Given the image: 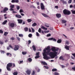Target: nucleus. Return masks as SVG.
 I'll list each match as a JSON object with an SVG mask.
<instances>
[{
	"label": "nucleus",
	"instance_id": "obj_1",
	"mask_svg": "<svg viewBox=\"0 0 75 75\" xmlns=\"http://www.w3.org/2000/svg\"><path fill=\"white\" fill-rule=\"evenodd\" d=\"M50 46H48L47 47V48L43 50V52L42 54L43 56V58L45 59H49L50 58V57H48L47 55H50V57H52V58H54L55 57H57L58 52L56 51H58L59 48H55V47H53L51 48V50L53 52H50L51 51V49H50Z\"/></svg>",
	"mask_w": 75,
	"mask_h": 75
},
{
	"label": "nucleus",
	"instance_id": "obj_2",
	"mask_svg": "<svg viewBox=\"0 0 75 75\" xmlns=\"http://www.w3.org/2000/svg\"><path fill=\"white\" fill-rule=\"evenodd\" d=\"M13 66V64L12 63H9L7 65L6 69L8 71H11V69L10 68L12 67Z\"/></svg>",
	"mask_w": 75,
	"mask_h": 75
},
{
	"label": "nucleus",
	"instance_id": "obj_3",
	"mask_svg": "<svg viewBox=\"0 0 75 75\" xmlns=\"http://www.w3.org/2000/svg\"><path fill=\"white\" fill-rule=\"evenodd\" d=\"M14 51H17L18 50V49L20 48V46L18 45H14Z\"/></svg>",
	"mask_w": 75,
	"mask_h": 75
},
{
	"label": "nucleus",
	"instance_id": "obj_4",
	"mask_svg": "<svg viewBox=\"0 0 75 75\" xmlns=\"http://www.w3.org/2000/svg\"><path fill=\"white\" fill-rule=\"evenodd\" d=\"M8 25L11 27H12V28H13L15 26V24L13 23H8Z\"/></svg>",
	"mask_w": 75,
	"mask_h": 75
},
{
	"label": "nucleus",
	"instance_id": "obj_5",
	"mask_svg": "<svg viewBox=\"0 0 75 75\" xmlns=\"http://www.w3.org/2000/svg\"><path fill=\"white\" fill-rule=\"evenodd\" d=\"M10 8L9 9L10 11H14L13 8L14 7V5H12L10 6Z\"/></svg>",
	"mask_w": 75,
	"mask_h": 75
},
{
	"label": "nucleus",
	"instance_id": "obj_6",
	"mask_svg": "<svg viewBox=\"0 0 75 75\" xmlns=\"http://www.w3.org/2000/svg\"><path fill=\"white\" fill-rule=\"evenodd\" d=\"M41 8L42 10H45V6L44 5V4L42 3H41L40 4Z\"/></svg>",
	"mask_w": 75,
	"mask_h": 75
},
{
	"label": "nucleus",
	"instance_id": "obj_7",
	"mask_svg": "<svg viewBox=\"0 0 75 75\" xmlns=\"http://www.w3.org/2000/svg\"><path fill=\"white\" fill-rule=\"evenodd\" d=\"M31 71L30 70H27L26 71V73L27 75H30Z\"/></svg>",
	"mask_w": 75,
	"mask_h": 75
},
{
	"label": "nucleus",
	"instance_id": "obj_8",
	"mask_svg": "<svg viewBox=\"0 0 75 75\" xmlns=\"http://www.w3.org/2000/svg\"><path fill=\"white\" fill-rule=\"evenodd\" d=\"M56 16L57 18H60L61 17V15L60 13H57L56 14Z\"/></svg>",
	"mask_w": 75,
	"mask_h": 75
},
{
	"label": "nucleus",
	"instance_id": "obj_9",
	"mask_svg": "<svg viewBox=\"0 0 75 75\" xmlns=\"http://www.w3.org/2000/svg\"><path fill=\"white\" fill-rule=\"evenodd\" d=\"M17 21L19 24H22V23H23V20L22 19H18Z\"/></svg>",
	"mask_w": 75,
	"mask_h": 75
},
{
	"label": "nucleus",
	"instance_id": "obj_10",
	"mask_svg": "<svg viewBox=\"0 0 75 75\" xmlns=\"http://www.w3.org/2000/svg\"><path fill=\"white\" fill-rule=\"evenodd\" d=\"M8 8L6 7L4 8V10L3 12L4 13H6V11H8Z\"/></svg>",
	"mask_w": 75,
	"mask_h": 75
},
{
	"label": "nucleus",
	"instance_id": "obj_11",
	"mask_svg": "<svg viewBox=\"0 0 75 75\" xmlns=\"http://www.w3.org/2000/svg\"><path fill=\"white\" fill-rule=\"evenodd\" d=\"M67 9H65L63 11V13L65 15H67Z\"/></svg>",
	"mask_w": 75,
	"mask_h": 75
},
{
	"label": "nucleus",
	"instance_id": "obj_12",
	"mask_svg": "<svg viewBox=\"0 0 75 75\" xmlns=\"http://www.w3.org/2000/svg\"><path fill=\"white\" fill-rule=\"evenodd\" d=\"M70 47L69 46L66 45L64 47L65 49H66L67 50H69V48Z\"/></svg>",
	"mask_w": 75,
	"mask_h": 75
},
{
	"label": "nucleus",
	"instance_id": "obj_13",
	"mask_svg": "<svg viewBox=\"0 0 75 75\" xmlns=\"http://www.w3.org/2000/svg\"><path fill=\"white\" fill-rule=\"evenodd\" d=\"M41 64H43L44 65H48L47 63L44 62H41Z\"/></svg>",
	"mask_w": 75,
	"mask_h": 75
},
{
	"label": "nucleus",
	"instance_id": "obj_14",
	"mask_svg": "<svg viewBox=\"0 0 75 75\" xmlns=\"http://www.w3.org/2000/svg\"><path fill=\"white\" fill-rule=\"evenodd\" d=\"M70 14H71V11H69L68 10H67L66 15H70Z\"/></svg>",
	"mask_w": 75,
	"mask_h": 75
},
{
	"label": "nucleus",
	"instance_id": "obj_15",
	"mask_svg": "<svg viewBox=\"0 0 75 75\" xmlns=\"http://www.w3.org/2000/svg\"><path fill=\"white\" fill-rule=\"evenodd\" d=\"M16 17H18V18H20L22 17V16H21V15H16Z\"/></svg>",
	"mask_w": 75,
	"mask_h": 75
},
{
	"label": "nucleus",
	"instance_id": "obj_16",
	"mask_svg": "<svg viewBox=\"0 0 75 75\" xmlns=\"http://www.w3.org/2000/svg\"><path fill=\"white\" fill-rule=\"evenodd\" d=\"M41 28H42V29H43V30H48L47 28H45V27H44V26H42L41 27Z\"/></svg>",
	"mask_w": 75,
	"mask_h": 75
},
{
	"label": "nucleus",
	"instance_id": "obj_17",
	"mask_svg": "<svg viewBox=\"0 0 75 75\" xmlns=\"http://www.w3.org/2000/svg\"><path fill=\"white\" fill-rule=\"evenodd\" d=\"M62 2L63 4H67V1H64V0H62Z\"/></svg>",
	"mask_w": 75,
	"mask_h": 75
},
{
	"label": "nucleus",
	"instance_id": "obj_18",
	"mask_svg": "<svg viewBox=\"0 0 75 75\" xmlns=\"http://www.w3.org/2000/svg\"><path fill=\"white\" fill-rule=\"evenodd\" d=\"M62 24H64L65 23H67V21H66V20H62Z\"/></svg>",
	"mask_w": 75,
	"mask_h": 75
},
{
	"label": "nucleus",
	"instance_id": "obj_19",
	"mask_svg": "<svg viewBox=\"0 0 75 75\" xmlns=\"http://www.w3.org/2000/svg\"><path fill=\"white\" fill-rule=\"evenodd\" d=\"M42 16H43L45 17H49V16H47V15L44 13H42Z\"/></svg>",
	"mask_w": 75,
	"mask_h": 75
},
{
	"label": "nucleus",
	"instance_id": "obj_20",
	"mask_svg": "<svg viewBox=\"0 0 75 75\" xmlns=\"http://www.w3.org/2000/svg\"><path fill=\"white\" fill-rule=\"evenodd\" d=\"M7 23V20H6L5 21H4L3 23H2V24L3 25H5L6 23Z\"/></svg>",
	"mask_w": 75,
	"mask_h": 75
},
{
	"label": "nucleus",
	"instance_id": "obj_21",
	"mask_svg": "<svg viewBox=\"0 0 75 75\" xmlns=\"http://www.w3.org/2000/svg\"><path fill=\"white\" fill-rule=\"evenodd\" d=\"M59 59H62V61H64V58L62 57V56H60L59 57Z\"/></svg>",
	"mask_w": 75,
	"mask_h": 75
},
{
	"label": "nucleus",
	"instance_id": "obj_22",
	"mask_svg": "<svg viewBox=\"0 0 75 75\" xmlns=\"http://www.w3.org/2000/svg\"><path fill=\"white\" fill-rule=\"evenodd\" d=\"M32 48L33 51H36V48H35V46L34 45H33L32 46Z\"/></svg>",
	"mask_w": 75,
	"mask_h": 75
},
{
	"label": "nucleus",
	"instance_id": "obj_23",
	"mask_svg": "<svg viewBox=\"0 0 75 75\" xmlns=\"http://www.w3.org/2000/svg\"><path fill=\"white\" fill-rule=\"evenodd\" d=\"M8 32H5L4 35L5 36V37H6L7 36V35H8Z\"/></svg>",
	"mask_w": 75,
	"mask_h": 75
},
{
	"label": "nucleus",
	"instance_id": "obj_24",
	"mask_svg": "<svg viewBox=\"0 0 75 75\" xmlns=\"http://www.w3.org/2000/svg\"><path fill=\"white\" fill-rule=\"evenodd\" d=\"M13 75H18V72L17 71H15L13 73Z\"/></svg>",
	"mask_w": 75,
	"mask_h": 75
},
{
	"label": "nucleus",
	"instance_id": "obj_25",
	"mask_svg": "<svg viewBox=\"0 0 75 75\" xmlns=\"http://www.w3.org/2000/svg\"><path fill=\"white\" fill-rule=\"evenodd\" d=\"M6 55L8 56V55H9V56L10 57H11V54H10V53H7L6 54Z\"/></svg>",
	"mask_w": 75,
	"mask_h": 75
},
{
	"label": "nucleus",
	"instance_id": "obj_26",
	"mask_svg": "<svg viewBox=\"0 0 75 75\" xmlns=\"http://www.w3.org/2000/svg\"><path fill=\"white\" fill-rule=\"evenodd\" d=\"M62 42V40L61 39H59L57 41V43H61Z\"/></svg>",
	"mask_w": 75,
	"mask_h": 75
},
{
	"label": "nucleus",
	"instance_id": "obj_27",
	"mask_svg": "<svg viewBox=\"0 0 75 75\" xmlns=\"http://www.w3.org/2000/svg\"><path fill=\"white\" fill-rule=\"evenodd\" d=\"M37 25V23H34L32 25V27H35Z\"/></svg>",
	"mask_w": 75,
	"mask_h": 75
},
{
	"label": "nucleus",
	"instance_id": "obj_28",
	"mask_svg": "<svg viewBox=\"0 0 75 75\" xmlns=\"http://www.w3.org/2000/svg\"><path fill=\"white\" fill-rule=\"evenodd\" d=\"M57 69H52V72H55V71H57Z\"/></svg>",
	"mask_w": 75,
	"mask_h": 75
},
{
	"label": "nucleus",
	"instance_id": "obj_29",
	"mask_svg": "<svg viewBox=\"0 0 75 75\" xmlns=\"http://www.w3.org/2000/svg\"><path fill=\"white\" fill-rule=\"evenodd\" d=\"M71 11L72 12V14H75V10L74 11L73 10H71Z\"/></svg>",
	"mask_w": 75,
	"mask_h": 75
},
{
	"label": "nucleus",
	"instance_id": "obj_30",
	"mask_svg": "<svg viewBox=\"0 0 75 75\" xmlns=\"http://www.w3.org/2000/svg\"><path fill=\"white\" fill-rule=\"evenodd\" d=\"M28 23H31V22L32 21V20L31 19H28L27 20Z\"/></svg>",
	"mask_w": 75,
	"mask_h": 75
},
{
	"label": "nucleus",
	"instance_id": "obj_31",
	"mask_svg": "<svg viewBox=\"0 0 75 75\" xmlns=\"http://www.w3.org/2000/svg\"><path fill=\"white\" fill-rule=\"evenodd\" d=\"M22 53L23 55H25L27 54V52H22Z\"/></svg>",
	"mask_w": 75,
	"mask_h": 75
},
{
	"label": "nucleus",
	"instance_id": "obj_32",
	"mask_svg": "<svg viewBox=\"0 0 75 75\" xmlns=\"http://www.w3.org/2000/svg\"><path fill=\"white\" fill-rule=\"evenodd\" d=\"M28 60L29 62H31L32 61V59L30 58H29L28 59Z\"/></svg>",
	"mask_w": 75,
	"mask_h": 75
},
{
	"label": "nucleus",
	"instance_id": "obj_33",
	"mask_svg": "<svg viewBox=\"0 0 75 75\" xmlns=\"http://www.w3.org/2000/svg\"><path fill=\"white\" fill-rule=\"evenodd\" d=\"M54 75H59V74L57 72H55L54 73Z\"/></svg>",
	"mask_w": 75,
	"mask_h": 75
},
{
	"label": "nucleus",
	"instance_id": "obj_34",
	"mask_svg": "<svg viewBox=\"0 0 75 75\" xmlns=\"http://www.w3.org/2000/svg\"><path fill=\"white\" fill-rule=\"evenodd\" d=\"M20 13H24V11L23 9H20L19 11Z\"/></svg>",
	"mask_w": 75,
	"mask_h": 75
},
{
	"label": "nucleus",
	"instance_id": "obj_35",
	"mask_svg": "<svg viewBox=\"0 0 75 75\" xmlns=\"http://www.w3.org/2000/svg\"><path fill=\"white\" fill-rule=\"evenodd\" d=\"M4 44L3 42H2L1 40H0V44L1 45H3Z\"/></svg>",
	"mask_w": 75,
	"mask_h": 75
},
{
	"label": "nucleus",
	"instance_id": "obj_36",
	"mask_svg": "<svg viewBox=\"0 0 75 75\" xmlns=\"http://www.w3.org/2000/svg\"><path fill=\"white\" fill-rule=\"evenodd\" d=\"M35 75V71H33L31 75Z\"/></svg>",
	"mask_w": 75,
	"mask_h": 75
},
{
	"label": "nucleus",
	"instance_id": "obj_37",
	"mask_svg": "<svg viewBox=\"0 0 75 75\" xmlns=\"http://www.w3.org/2000/svg\"><path fill=\"white\" fill-rule=\"evenodd\" d=\"M72 0H69L68 1V3L69 4H71L72 3Z\"/></svg>",
	"mask_w": 75,
	"mask_h": 75
},
{
	"label": "nucleus",
	"instance_id": "obj_38",
	"mask_svg": "<svg viewBox=\"0 0 75 75\" xmlns=\"http://www.w3.org/2000/svg\"><path fill=\"white\" fill-rule=\"evenodd\" d=\"M24 30L25 31H28V28H25Z\"/></svg>",
	"mask_w": 75,
	"mask_h": 75
},
{
	"label": "nucleus",
	"instance_id": "obj_39",
	"mask_svg": "<svg viewBox=\"0 0 75 75\" xmlns=\"http://www.w3.org/2000/svg\"><path fill=\"white\" fill-rule=\"evenodd\" d=\"M18 36H19V37H23V35L22 34H19Z\"/></svg>",
	"mask_w": 75,
	"mask_h": 75
},
{
	"label": "nucleus",
	"instance_id": "obj_40",
	"mask_svg": "<svg viewBox=\"0 0 75 75\" xmlns=\"http://www.w3.org/2000/svg\"><path fill=\"white\" fill-rule=\"evenodd\" d=\"M38 31L39 33H41V28H40L38 30Z\"/></svg>",
	"mask_w": 75,
	"mask_h": 75
},
{
	"label": "nucleus",
	"instance_id": "obj_41",
	"mask_svg": "<svg viewBox=\"0 0 75 75\" xmlns=\"http://www.w3.org/2000/svg\"><path fill=\"white\" fill-rule=\"evenodd\" d=\"M44 67H45V68L46 69H49V67H48L45 66H44Z\"/></svg>",
	"mask_w": 75,
	"mask_h": 75
},
{
	"label": "nucleus",
	"instance_id": "obj_42",
	"mask_svg": "<svg viewBox=\"0 0 75 75\" xmlns=\"http://www.w3.org/2000/svg\"><path fill=\"white\" fill-rule=\"evenodd\" d=\"M10 40H15V38L14 37H12L10 38Z\"/></svg>",
	"mask_w": 75,
	"mask_h": 75
},
{
	"label": "nucleus",
	"instance_id": "obj_43",
	"mask_svg": "<svg viewBox=\"0 0 75 75\" xmlns=\"http://www.w3.org/2000/svg\"><path fill=\"white\" fill-rule=\"evenodd\" d=\"M16 8H17V10H19V9H20V6H16Z\"/></svg>",
	"mask_w": 75,
	"mask_h": 75
},
{
	"label": "nucleus",
	"instance_id": "obj_44",
	"mask_svg": "<svg viewBox=\"0 0 75 75\" xmlns=\"http://www.w3.org/2000/svg\"><path fill=\"white\" fill-rule=\"evenodd\" d=\"M29 37L31 38L32 37V34H29L28 35Z\"/></svg>",
	"mask_w": 75,
	"mask_h": 75
},
{
	"label": "nucleus",
	"instance_id": "obj_45",
	"mask_svg": "<svg viewBox=\"0 0 75 75\" xmlns=\"http://www.w3.org/2000/svg\"><path fill=\"white\" fill-rule=\"evenodd\" d=\"M19 2V1L18 0H15V3H18Z\"/></svg>",
	"mask_w": 75,
	"mask_h": 75
},
{
	"label": "nucleus",
	"instance_id": "obj_46",
	"mask_svg": "<svg viewBox=\"0 0 75 75\" xmlns=\"http://www.w3.org/2000/svg\"><path fill=\"white\" fill-rule=\"evenodd\" d=\"M32 30V33H34V32H35V30L34 29V28H31Z\"/></svg>",
	"mask_w": 75,
	"mask_h": 75
},
{
	"label": "nucleus",
	"instance_id": "obj_47",
	"mask_svg": "<svg viewBox=\"0 0 75 75\" xmlns=\"http://www.w3.org/2000/svg\"><path fill=\"white\" fill-rule=\"evenodd\" d=\"M0 52L1 53H3V54L5 53V52L3 50H1Z\"/></svg>",
	"mask_w": 75,
	"mask_h": 75
},
{
	"label": "nucleus",
	"instance_id": "obj_48",
	"mask_svg": "<svg viewBox=\"0 0 75 75\" xmlns=\"http://www.w3.org/2000/svg\"><path fill=\"white\" fill-rule=\"evenodd\" d=\"M39 55H40V53L39 52H37L36 54V55H37V56H39Z\"/></svg>",
	"mask_w": 75,
	"mask_h": 75
},
{
	"label": "nucleus",
	"instance_id": "obj_49",
	"mask_svg": "<svg viewBox=\"0 0 75 75\" xmlns=\"http://www.w3.org/2000/svg\"><path fill=\"white\" fill-rule=\"evenodd\" d=\"M51 35L50 34H48L47 35V37H50Z\"/></svg>",
	"mask_w": 75,
	"mask_h": 75
},
{
	"label": "nucleus",
	"instance_id": "obj_50",
	"mask_svg": "<svg viewBox=\"0 0 75 75\" xmlns=\"http://www.w3.org/2000/svg\"><path fill=\"white\" fill-rule=\"evenodd\" d=\"M49 29L50 30H51L52 31L53 30V28L52 27H50L49 28Z\"/></svg>",
	"mask_w": 75,
	"mask_h": 75
},
{
	"label": "nucleus",
	"instance_id": "obj_51",
	"mask_svg": "<svg viewBox=\"0 0 75 75\" xmlns=\"http://www.w3.org/2000/svg\"><path fill=\"white\" fill-rule=\"evenodd\" d=\"M65 44H67V45H69V42L68 41H67L66 42Z\"/></svg>",
	"mask_w": 75,
	"mask_h": 75
},
{
	"label": "nucleus",
	"instance_id": "obj_52",
	"mask_svg": "<svg viewBox=\"0 0 75 75\" xmlns=\"http://www.w3.org/2000/svg\"><path fill=\"white\" fill-rule=\"evenodd\" d=\"M36 35H37V37H39V33H38V32L36 33Z\"/></svg>",
	"mask_w": 75,
	"mask_h": 75
},
{
	"label": "nucleus",
	"instance_id": "obj_53",
	"mask_svg": "<svg viewBox=\"0 0 75 75\" xmlns=\"http://www.w3.org/2000/svg\"><path fill=\"white\" fill-rule=\"evenodd\" d=\"M0 33H1V34L3 33V30H0Z\"/></svg>",
	"mask_w": 75,
	"mask_h": 75
},
{
	"label": "nucleus",
	"instance_id": "obj_54",
	"mask_svg": "<svg viewBox=\"0 0 75 75\" xmlns=\"http://www.w3.org/2000/svg\"><path fill=\"white\" fill-rule=\"evenodd\" d=\"M9 47H10V48H12V49H13V46H12L11 45H9Z\"/></svg>",
	"mask_w": 75,
	"mask_h": 75
},
{
	"label": "nucleus",
	"instance_id": "obj_55",
	"mask_svg": "<svg viewBox=\"0 0 75 75\" xmlns=\"http://www.w3.org/2000/svg\"><path fill=\"white\" fill-rule=\"evenodd\" d=\"M11 3H15V0H12L11 1Z\"/></svg>",
	"mask_w": 75,
	"mask_h": 75
},
{
	"label": "nucleus",
	"instance_id": "obj_56",
	"mask_svg": "<svg viewBox=\"0 0 75 75\" xmlns=\"http://www.w3.org/2000/svg\"><path fill=\"white\" fill-rule=\"evenodd\" d=\"M70 8H72V7H74V6H72V5H70V6H69Z\"/></svg>",
	"mask_w": 75,
	"mask_h": 75
},
{
	"label": "nucleus",
	"instance_id": "obj_57",
	"mask_svg": "<svg viewBox=\"0 0 75 75\" xmlns=\"http://www.w3.org/2000/svg\"><path fill=\"white\" fill-rule=\"evenodd\" d=\"M72 69H73V71H75V67H72Z\"/></svg>",
	"mask_w": 75,
	"mask_h": 75
},
{
	"label": "nucleus",
	"instance_id": "obj_58",
	"mask_svg": "<svg viewBox=\"0 0 75 75\" xmlns=\"http://www.w3.org/2000/svg\"><path fill=\"white\" fill-rule=\"evenodd\" d=\"M49 40H53V38H51L49 39Z\"/></svg>",
	"mask_w": 75,
	"mask_h": 75
},
{
	"label": "nucleus",
	"instance_id": "obj_59",
	"mask_svg": "<svg viewBox=\"0 0 75 75\" xmlns=\"http://www.w3.org/2000/svg\"><path fill=\"white\" fill-rule=\"evenodd\" d=\"M39 57V56H37L35 57V58L36 59H37V58H38Z\"/></svg>",
	"mask_w": 75,
	"mask_h": 75
},
{
	"label": "nucleus",
	"instance_id": "obj_60",
	"mask_svg": "<svg viewBox=\"0 0 75 75\" xmlns=\"http://www.w3.org/2000/svg\"><path fill=\"white\" fill-rule=\"evenodd\" d=\"M13 68H14V67H16V65H15V64L13 63Z\"/></svg>",
	"mask_w": 75,
	"mask_h": 75
},
{
	"label": "nucleus",
	"instance_id": "obj_61",
	"mask_svg": "<svg viewBox=\"0 0 75 75\" xmlns=\"http://www.w3.org/2000/svg\"><path fill=\"white\" fill-rule=\"evenodd\" d=\"M44 32L45 33H49V31H44Z\"/></svg>",
	"mask_w": 75,
	"mask_h": 75
},
{
	"label": "nucleus",
	"instance_id": "obj_62",
	"mask_svg": "<svg viewBox=\"0 0 75 75\" xmlns=\"http://www.w3.org/2000/svg\"><path fill=\"white\" fill-rule=\"evenodd\" d=\"M72 55H73V56H74V57H75V53L72 54Z\"/></svg>",
	"mask_w": 75,
	"mask_h": 75
},
{
	"label": "nucleus",
	"instance_id": "obj_63",
	"mask_svg": "<svg viewBox=\"0 0 75 75\" xmlns=\"http://www.w3.org/2000/svg\"><path fill=\"white\" fill-rule=\"evenodd\" d=\"M28 44H31V41L30 40H29L28 41Z\"/></svg>",
	"mask_w": 75,
	"mask_h": 75
},
{
	"label": "nucleus",
	"instance_id": "obj_64",
	"mask_svg": "<svg viewBox=\"0 0 75 75\" xmlns=\"http://www.w3.org/2000/svg\"><path fill=\"white\" fill-rule=\"evenodd\" d=\"M36 4H37L38 5H40V3H39V2H37Z\"/></svg>",
	"mask_w": 75,
	"mask_h": 75
}]
</instances>
